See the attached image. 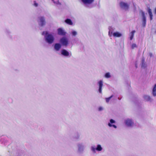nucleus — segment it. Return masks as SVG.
<instances>
[{
    "label": "nucleus",
    "instance_id": "obj_1",
    "mask_svg": "<svg viewBox=\"0 0 156 156\" xmlns=\"http://www.w3.org/2000/svg\"><path fill=\"white\" fill-rule=\"evenodd\" d=\"M42 34L44 36L45 41L48 44H51L54 42L55 38L51 34L49 33L47 31H45L42 33Z\"/></svg>",
    "mask_w": 156,
    "mask_h": 156
},
{
    "label": "nucleus",
    "instance_id": "obj_2",
    "mask_svg": "<svg viewBox=\"0 0 156 156\" xmlns=\"http://www.w3.org/2000/svg\"><path fill=\"white\" fill-rule=\"evenodd\" d=\"M109 31L108 32V35L110 37L112 36V35L113 36L115 37H121L122 35V34L119 32L116 31L113 33L112 30V28L109 27Z\"/></svg>",
    "mask_w": 156,
    "mask_h": 156
},
{
    "label": "nucleus",
    "instance_id": "obj_3",
    "mask_svg": "<svg viewBox=\"0 0 156 156\" xmlns=\"http://www.w3.org/2000/svg\"><path fill=\"white\" fill-rule=\"evenodd\" d=\"M37 21L38 25L41 27H43L45 25L46 21L44 17L39 16L37 19Z\"/></svg>",
    "mask_w": 156,
    "mask_h": 156
},
{
    "label": "nucleus",
    "instance_id": "obj_4",
    "mask_svg": "<svg viewBox=\"0 0 156 156\" xmlns=\"http://www.w3.org/2000/svg\"><path fill=\"white\" fill-rule=\"evenodd\" d=\"M91 151L94 153H96V151L98 152H100L102 151L103 148L101 145L100 144H98L95 148L94 146L91 147Z\"/></svg>",
    "mask_w": 156,
    "mask_h": 156
},
{
    "label": "nucleus",
    "instance_id": "obj_5",
    "mask_svg": "<svg viewBox=\"0 0 156 156\" xmlns=\"http://www.w3.org/2000/svg\"><path fill=\"white\" fill-rule=\"evenodd\" d=\"M124 123L126 125L129 127H132L134 125V123L133 120L130 119H127L124 121Z\"/></svg>",
    "mask_w": 156,
    "mask_h": 156
},
{
    "label": "nucleus",
    "instance_id": "obj_6",
    "mask_svg": "<svg viewBox=\"0 0 156 156\" xmlns=\"http://www.w3.org/2000/svg\"><path fill=\"white\" fill-rule=\"evenodd\" d=\"M60 42L63 46L67 47L69 44L68 39L65 37H63L60 40Z\"/></svg>",
    "mask_w": 156,
    "mask_h": 156
},
{
    "label": "nucleus",
    "instance_id": "obj_7",
    "mask_svg": "<svg viewBox=\"0 0 156 156\" xmlns=\"http://www.w3.org/2000/svg\"><path fill=\"white\" fill-rule=\"evenodd\" d=\"M120 6L121 9L125 10H128L129 7V5L127 3L122 2H120Z\"/></svg>",
    "mask_w": 156,
    "mask_h": 156
},
{
    "label": "nucleus",
    "instance_id": "obj_8",
    "mask_svg": "<svg viewBox=\"0 0 156 156\" xmlns=\"http://www.w3.org/2000/svg\"><path fill=\"white\" fill-rule=\"evenodd\" d=\"M141 16H142V20L143 26L145 27L146 26V18L145 15V14L144 12L141 11L140 12Z\"/></svg>",
    "mask_w": 156,
    "mask_h": 156
},
{
    "label": "nucleus",
    "instance_id": "obj_9",
    "mask_svg": "<svg viewBox=\"0 0 156 156\" xmlns=\"http://www.w3.org/2000/svg\"><path fill=\"white\" fill-rule=\"evenodd\" d=\"M61 53L62 55L65 57H70L71 54L66 49H62L61 50Z\"/></svg>",
    "mask_w": 156,
    "mask_h": 156
},
{
    "label": "nucleus",
    "instance_id": "obj_10",
    "mask_svg": "<svg viewBox=\"0 0 156 156\" xmlns=\"http://www.w3.org/2000/svg\"><path fill=\"white\" fill-rule=\"evenodd\" d=\"M77 146L78 148V152L79 153H82L84 149L85 146L84 144L82 143H78Z\"/></svg>",
    "mask_w": 156,
    "mask_h": 156
},
{
    "label": "nucleus",
    "instance_id": "obj_11",
    "mask_svg": "<svg viewBox=\"0 0 156 156\" xmlns=\"http://www.w3.org/2000/svg\"><path fill=\"white\" fill-rule=\"evenodd\" d=\"M81 1L84 5L88 6L94 2V0H81Z\"/></svg>",
    "mask_w": 156,
    "mask_h": 156
},
{
    "label": "nucleus",
    "instance_id": "obj_12",
    "mask_svg": "<svg viewBox=\"0 0 156 156\" xmlns=\"http://www.w3.org/2000/svg\"><path fill=\"white\" fill-rule=\"evenodd\" d=\"M103 81L102 80H100L98 82V91L99 93H102V87L103 86Z\"/></svg>",
    "mask_w": 156,
    "mask_h": 156
},
{
    "label": "nucleus",
    "instance_id": "obj_13",
    "mask_svg": "<svg viewBox=\"0 0 156 156\" xmlns=\"http://www.w3.org/2000/svg\"><path fill=\"white\" fill-rule=\"evenodd\" d=\"M58 34L59 35L61 36H64L65 35L66 32L62 28H59L57 29Z\"/></svg>",
    "mask_w": 156,
    "mask_h": 156
},
{
    "label": "nucleus",
    "instance_id": "obj_14",
    "mask_svg": "<svg viewBox=\"0 0 156 156\" xmlns=\"http://www.w3.org/2000/svg\"><path fill=\"white\" fill-rule=\"evenodd\" d=\"M115 123V120L113 119H111L110 120L109 122L108 123V125L110 127H113L114 128L116 129L117 127V126L113 124Z\"/></svg>",
    "mask_w": 156,
    "mask_h": 156
},
{
    "label": "nucleus",
    "instance_id": "obj_15",
    "mask_svg": "<svg viewBox=\"0 0 156 156\" xmlns=\"http://www.w3.org/2000/svg\"><path fill=\"white\" fill-rule=\"evenodd\" d=\"M61 48V44L59 43H56L54 46V49L55 51H58Z\"/></svg>",
    "mask_w": 156,
    "mask_h": 156
},
{
    "label": "nucleus",
    "instance_id": "obj_16",
    "mask_svg": "<svg viewBox=\"0 0 156 156\" xmlns=\"http://www.w3.org/2000/svg\"><path fill=\"white\" fill-rule=\"evenodd\" d=\"M143 98L147 101L151 102L153 100V99L151 98L150 96L148 95H144L143 96Z\"/></svg>",
    "mask_w": 156,
    "mask_h": 156
},
{
    "label": "nucleus",
    "instance_id": "obj_17",
    "mask_svg": "<svg viewBox=\"0 0 156 156\" xmlns=\"http://www.w3.org/2000/svg\"><path fill=\"white\" fill-rule=\"evenodd\" d=\"M152 94L154 97L156 96V84H155L153 87Z\"/></svg>",
    "mask_w": 156,
    "mask_h": 156
},
{
    "label": "nucleus",
    "instance_id": "obj_18",
    "mask_svg": "<svg viewBox=\"0 0 156 156\" xmlns=\"http://www.w3.org/2000/svg\"><path fill=\"white\" fill-rule=\"evenodd\" d=\"M65 21L66 23L69 25H73V22L70 19H67L65 20Z\"/></svg>",
    "mask_w": 156,
    "mask_h": 156
},
{
    "label": "nucleus",
    "instance_id": "obj_19",
    "mask_svg": "<svg viewBox=\"0 0 156 156\" xmlns=\"http://www.w3.org/2000/svg\"><path fill=\"white\" fill-rule=\"evenodd\" d=\"M135 32L136 31L135 30H133L129 33V36L130 40H131L133 39Z\"/></svg>",
    "mask_w": 156,
    "mask_h": 156
},
{
    "label": "nucleus",
    "instance_id": "obj_20",
    "mask_svg": "<svg viewBox=\"0 0 156 156\" xmlns=\"http://www.w3.org/2000/svg\"><path fill=\"white\" fill-rule=\"evenodd\" d=\"M148 12L149 13L150 17V19L151 20L153 19V14L152 12V11L151 9L149 8L148 9Z\"/></svg>",
    "mask_w": 156,
    "mask_h": 156
},
{
    "label": "nucleus",
    "instance_id": "obj_21",
    "mask_svg": "<svg viewBox=\"0 0 156 156\" xmlns=\"http://www.w3.org/2000/svg\"><path fill=\"white\" fill-rule=\"evenodd\" d=\"M142 65L141 67L144 68H145L147 67V64L145 62V59L143 58L141 61Z\"/></svg>",
    "mask_w": 156,
    "mask_h": 156
},
{
    "label": "nucleus",
    "instance_id": "obj_22",
    "mask_svg": "<svg viewBox=\"0 0 156 156\" xmlns=\"http://www.w3.org/2000/svg\"><path fill=\"white\" fill-rule=\"evenodd\" d=\"M105 77L107 78H108L111 77L110 73H106L105 75Z\"/></svg>",
    "mask_w": 156,
    "mask_h": 156
},
{
    "label": "nucleus",
    "instance_id": "obj_23",
    "mask_svg": "<svg viewBox=\"0 0 156 156\" xmlns=\"http://www.w3.org/2000/svg\"><path fill=\"white\" fill-rule=\"evenodd\" d=\"M71 34L73 36H75L77 34V32L76 31L73 30L71 32Z\"/></svg>",
    "mask_w": 156,
    "mask_h": 156
},
{
    "label": "nucleus",
    "instance_id": "obj_24",
    "mask_svg": "<svg viewBox=\"0 0 156 156\" xmlns=\"http://www.w3.org/2000/svg\"><path fill=\"white\" fill-rule=\"evenodd\" d=\"M113 97V95H111L110 97H109V98H105V100H106V101L107 103H108L109 101Z\"/></svg>",
    "mask_w": 156,
    "mask_h": 156
},
{
    "label": "nucleus",
    "instance_id": "obj_25",
    "mask_svg": "<svg viewBox=\"0 0 156 156\" xmlns=\"http://www.w3.org/2000/svg\"><path fill=\"white\" fill-rule=\"evenodd\" d=\"M137 46L136 44L133 43V44L132 45L131 48L132 49H133L135 48H137Z\"/></svg>",
    "mask_w": 156,
    "mask_h": 156
},
{
    "label": "nucleus",
    "instance_id": "obj_26",
    "mask_svg": "<svg viewBox=\"0 0 156 156\" xmlns=\"http://www.w3.org/2000/svg\"><path fill=\"white\" fill-rule=\"evenodd\" d=\"M103 110V108L102 107H100L98 108V110L99 111H102Z\"/></svg>",
    "mask_w": 156,
    "mask_h": 156
},
{
    "label": "nucleus",
    "instance_id": "obj_27",
    "mask_svg": "<svg viewBox=\"0 0 156 156\" xmlns=\"http://www.w3.org/2000/svg\"><path fill=\"white\" fill-rule=\"evenodd\" d=\"M34 5L35 7H37L38 6V4L34 2Z\"/></svg>",
    "mask_w": 156,
    "mask_h": 156
},
{
    "label": "nucleus",
    "instance_id": "obj_28",
    "mask_svg": "<svg viewBox=\"0 0 156 156\" xmlns=\"http://www.w3.org/2000/svg\"><path fill=\"white\" fill-rule=\"evenodd\" d=\"M52 1H53V2L54 3H56L57 4H60V2L58 1H57L56 2H55L53 1V0H52Z\"/></svg>",
    "mask_w": 156,
    "mask_h": 156
},
{
    "label": "nucleus",
    "instance_id": "obj_29",
    "mask_svg": "<svg viewBox=\"0 0 156 156\" xmlns=\"http://www.w3.org/2000/svg\"><path fill=\"white\" fill-rule=\"evenodd\" d=\"M149 55L150 57H152L153 56V54L151 53H149Z\"/></svg>",
    "mask_w": 156,
    "mask_h": 156
},
{
    "label": "nucleus",
    "instance_id": "obj_30",
    "mask_svg": "<svg viewBox=\"0 0 156 156\" xmlns=\"http://www.w3.org/2000/svg\"><path fill=\"white\" fill-rule=\"evenodd\" d=\"M79 137H80L79 135H77V137H76V138H77V139H78V138H79Z\"/></svg>",
    "mask_w": 156,
    "mask_h": 156
},
{
    "label": "nucleus",
    "instance_id": "obj_31",
    "mask_svg": "<svg viewBox=\"0 0 156 156\" xmlns=\"http://www.w3.org/2000/svg\"><path fill=\"white\" fill-rule=\"evenodd\" d=\"M155 13L156 14V8L155 9Z\"/></svg>",
    "mask_w": 156,
    "mask_h": 156
},
{
    "label": "nucleus",
    "instance_id": "obj_32",
    "mask_svg": "<svg viewBox=\"0 0 156 156\" xmlns=\"http://www.w3.org/2000/svg\"><path fill=\"white\" fill-rule=\"evenodd\" d=\"M118 99H119V100H120V98H118Z\"/></svg>",
    "mask_w": 156,
    "mask_h": 156
}]
</instances>
